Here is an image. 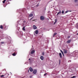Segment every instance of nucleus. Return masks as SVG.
<instances>
[{
    "label": "nucleus",
    "instance_id": "nucleus-40",
    "mask_svg": "<svg viewBox=\"0 0 78 78\" xmlns=\"http://www.w3.org/2000/svg\"><path fill=\"white\" fill-rule=\"evenodd\" d=\"M4 25L5 26V24H4V25H3V26H4Z\"/></svg>",
    "mask_w": 78,
    "mask_h": 78
},
{
    "label": "nucleus",
    "instance_id": "nucleus-35",
    "mask_svg": "<svg viewBox=\"0 0 78 78\" xmlns=\"http://www.w3.org/2000/svg\"><path fill=\"white\" fill-rule=\"evenodd\" d=\"M34 35H36V34H35V33H34Z\"/></svg>",
    "mask_w": 78,
    "mask_h": 78
},
{
    "label": "nucleus",
    "instance_id": "nucleus-2",
    "mask_svg": "<svg viewBox=\"0 0 78 78\" xmlns=\"http://www.w3.org/2000/svg\"><path fill=\"white\" fill-rule=\"evenodd\" d=\"M29 70L30 71V72H32L33 71V68H32L30 67L29 68Z\"/></svg>",
    "mask_w": 78,
    "mask_h": 78
},
{
    "label": "nucleus",
    "instance_id": "nucleus-20",
    "mask_svg": "<svg viewBox=\"0 0 78 78\" xmlns=\"http://www.w3.org/2000/svg\"><path fill=\"white\" fill-rule=\"evenodd\" d=\"M76 78V76H73V77H71V78Z\"/></svg>",
    "mask_w": 78,
    "mask_h": 78
},
{
    "label": "nucleus",
    "instance_id": "nucleus-26",
    "mask_svg": "<svg viewBox=\"0 0 78 78\" xmlns=\"http://www.w3.org/2000/svg\"><path fill=\"white\" fill-rule=\"evenodd\" d=\"M4 43H5V42H1V44H4Z\"/></svg>",
    "mask_w": 78,
    "mask_h": 78
},
{
    "label": "nucleus",
    "instance_id": "nucleus-3",
    "mask_svg": "<svg viewBox=\"0 0 78 78\" xmlns=\"http://www.w3.org/2000/svg\"><path fill=\"white\" fill-rule=\"evenodd\" d=\"M33 28L34 30H36L37 29V27L36 26L34 25L33 26Z\"/></svg>",
    "mask_w": 78,
    "mask_h": 78
},
{
    "label": "nucleus",
    "instance_id": "nucleus-1",
    "mask_svg": "<svg viewBox=\"0 0 78 78\" xmlns=\"http://www.w3.org/2000/svg\"><path fill=\"white\" fill-rule=\"evenodd\" d=\"M40 19L41 20H45V18L44 16H41L40 17Z\"/></svg>",
    "mask_w": 78,
    "mask_h": 78
},
{
    "label": "nucleus",
    "instance_id": "nucleus-8",
    "mask_svg": "<svg viewBox=\"0 0 78 78\" xmlns=\"http://www.w3.org/2000/svg\"><path fill=\"white\" fill-rule=\"evenodd\" d=\"M40 59H41V60L43 61V60H44V57L43 56H41L40 57Z\"/></svg>",
    "mask_w": 78,
    "mask_h": 78
},
{
    "label": "nucleus",
    "instance_id": "nucleus-9",
    "mask_svg": "<svg viewBox=\"0 0 78 78\" xmlns=\"http://www.w3.org/2000/svg\"><path fill=\"white\" fill-rule=\"evenodd\" d=\"M71 41H72V40L70 39V40L66 42H67V43H70V42H71Z\"/></svg>",
    "mask_w": 78,
    "mask_h": 78
},
{
    "label": "nucleus",
    "instance_id": "nucleus-29",
    "mask_svg": "<svg viewBox=\"0 0 78 78\" xmlns=\"http://www.w3.org/2000/svg\"><path fill=\"white\" fill-rule=\"evenodd\" d=\"M33 17H32V18H31L30 19V20H31L32 19H33Z\"/></svg>",
    "mask_w": 78,
    "mask_h": 78
},
{
    "label": "nucleus",
    "instance_id": "nucleus-27",
    "mask_svg": "<svg viewBox=\"0 0 78 78\" xmlns=\"http://www.w3.org/2000/svg\"><path fill=\"white\" fill-rule=\"evenodd\" d=\"M77 0L78 1V0H75V2H77Z\"/></svg>",
    "mask_w": 78,
    "mask_h": 78
},
{
    "label": "nucleus",
    "instance_id": "nucleus-30",
    "mask_svg": "<svg viewBox=\"0 0 78 78\" xmlns=\"http://www.w3.org/2000/svg\"><path fill=\"white\" fill-rule=\"evenodd\" d=\"M62 55H63V56H64V53H63V52H62Z\"/></svg>",
    "mask_w": 78,
    "mask_h": 78
},
{
    "label": "nucleus",
    "instance_id": "nucleus-23",
    "mask_svg": "<svg viewBox=\"0 0 78 78\" xmlns=\"http://www.w3.org/2000/svg\"><path fill=\"white\" fill-rule=\"evenodd\" d=\"M55 22H57V19H55Z\"/></svg>",
    "mask_w": 78,
    "mask_h": 78
},
{
    "label": "nucleus",
    "instance_id": "nucleus-21",
    "mask_svg": "<svg viewBox=\"0 0 78 78\" xmlns=\"http://www.w3.org/2000/svg\"><path fill=\"white\" fill-rule=\"evenodd\" d=\"M42 55H43V56H44V52H43L42 53Z\"/></svg>",
    "mask_w": 78,
    "mask_h": 78
},
{
    "label": "nucleus",
    "instance_id": "nucleus-39",
    "mask_svg": "<svg viewBox=\"0 0 78 78\" xmlns=\"http://www.w3.org/2000/svg\"><path fill=\"white\" fill-rule=\"evenodd\" d=\"M28 72H29V70H28Z\"/></svg>",
    "mask_w": 78,
    "mask_h": 78
},
{
    "label": "nucleus",
    "instance_id": "nucleus-31",
    "mask_svg": "<svg viewBox=\"0 0 78 78\" xmlns=\"http://www.w3.org/2000/svg\"><path fill=\"white\" fill-rule=\"evenodd\" d=\"M70 36H68V38H70Z\"/></svg>",
    "mask_w": 78,
    "mask_h": 78
},
{
    "label": "nucleus",
    "instance_id": "nucleus-38",
    "mask_svg": "<svg viewBox=\"0 0 78 78\" xmlns=\"http://www.w3.org/2000/svg\"><path fill=\"white\" fill-rule=\"evenodd\" d=\"M30 58H29V60L30 61Z\"/></svg>",
    "mask_w": 78,
    "mask_h": 78
},
{
    "label": "nucleus",
    "instance_id": "nucleus-41",
    "mask_svg": "<svg viewBox=\"0 0 78 78\" xmlns=\"http://www.w3.org/2000/svg\"><path fill=\"white\" fill-rule=\"evenodd\" d=\"M38 4L37 6H38Z\"/></svg>",
    "mask_w": 78,
    "mask_h": 78
},
{
    "label": "nucleus",
    "instance_id": "nucleus-6",
    "mask_svg": "<svg viewBox=\"0 0 78 78\" xmlns=\"http://www.w3.org/2000/svg\"><path fill=\"white\" fill-rule=\"evenodd\" d=\"M63 51L64 53L66 54V53H67V51L65 49H64L63 50Z\"/></svg>",
    "mask_w": 78,
    "mask_h": 78
},
{
    "label": "nucleus",
    "instance_id": "nucleus-10",
    "mask_svg": "<svg viewBox=\"0 0 78 78\" xmlns=\"http://www.w3.org/2000/svg\"><path fill=\"white\" fill-rule=\"evenodd\" d=\"M39 33V31L38 30H37L35 31V33L36 34H37Z\"/></svg>",
    "mask_w": 78,
    "mask_h": 78
},
{
    "label": "nucleus",
    "instance_id": "nucleus-16",
    "mask_svg": "<svg viewBox=\"0 0 78 78\" xmlns=\"http://www.w3.org/2000/svg\"><path fill=\"white\" fill-rule=\"evenodd\" d=\"M0 28H1V29H3V26H2V25H0Z\"/></svg>",
    "mask_w": 78,
    "mask_h": 78
},
{
    "label": "nucleus",
    "instance_id": "nucleus-32",
    "mask_svg": "<svg viewBox=\"0 0 78 78\" xmlns=\"http://www.w3.org/2000/svg\"><path fill=\"white\" fill-rule=\"evenodd\" d=\"M68 12H72V11H71V10H70V11L69 10V11H68Z\"/></svg>",
    "mask_w": 78,
    "mask_h": 78
},
{
    "label": "nucleus",
    "instance_id": "nucleus-36",
    "mask_svg": "<svg viewBox=\"0 0 78 78\" xmlns=\"http://www.w3.org/2000/svg\"><path fill=\"white\" fill-rule=\"evenodd\" d=\"M35 20H33V21H34Z\"/></svg>",
    "mask_w": 78,
    "mask_h": 78
},
{
    "label": "nucleus",
    "instance_id": "nucleus-37",
    "mask_svg": "<svg viewBox=\"0 0 78 78\" xmlns=\"http://www.w3.org/2000/svg\"><path fill=\"white\" fill-rule=\"evenodd\" d=\"M76 35H78V33L76 34Z\"/></svg>",
    "mask_w": 78,
    "mask_h": 78
},
{
    "label": "nucleus",
    "instance_id": "nucleus-19",
    "mask_svg": "<svg viewBox=\"0 0 78 78\" xmlns=\"http://www.w3.org/2000/svg\"><path fill=\"white\" fill-rule=\"evenodd\" d=\"M59 64H60L61 63V60H59Z\"/></svg>",
    "mask_w": 78,
    "mask_h": 78
},
{
    "label": "nucleus",
    "instance_id": "nucleus-4",
    "mask_svg": "<svg viewBox=\"0 0 78 78\" xmlns=\"http://www.w3.org/2000/svg\"><path fill=\"white\" fill-rule=\"evenodd\" d=\"M33 73L34 74H36V73H37V70H36V69L34 70L33 72Z\"/></svg>",
    "mask_w": 78,
    "mask_h": 78
},
{
    "label": "nucleus",
    "instance_id": "nucleus-5",
    "mask_svg": "<svg viewBox=\"0 0 78 78\" xmlns=\"http://www.w3.org/2000/svg\"><path fill=\"white\" fill-rule=\"evenodd\" d=\"M16 55H17V52H14L13 54H12V55L13 56H15Z\"/></svg>",
    "mask_w": 78,
    "mask_h": 78
},
{
    "label": "nucleus",
    "instance_id": "nucleus-15",
    "mask_svg": "<svg viewBox=\"0 0 78 78\" xmlns=\"http://www.w3.org/2000/svg\"><path fill=\"white\" fill-rule=\"evenodd\" d=\"M25 27H24L23 28L22 30H23V31H25Z\"/></svg>",
    "mask_w": 78,
    "mask_h": 78
},
{
    "label": "nucleus",
    "instance_id": "nucleus-42",
    "mask_svg": "<svg viewBox=\"0 0 78 78\" xmlns=\"http://www.w3.org/2000/svg\"><path fill=\"white\" fill-rule=\"evenodd\" d=\"M4 7H5V6H4Z\"/></svg>",
    "mask_w": 78,
    "mask_h": 78
},
{
    "label": "nucleus",
    "instance_id": "nucleus-43",
    "mask_svg": "<svg viewBox=\"0 0 78 78\" xmlns=\"http://www.w3.org/2000/svg\"><path fill=\"white\" fill-rule=\"evenodd\" d=\"M10 73H11V74H12V73H11V72H10Z\"/></svg>",
    "mask_w": 78,
    "mask_h": 78
},
{
    "label": "nucleus",
    "instance_id": "nucleus-22",
    "mask_svg": "<svg viewBox=\"0 0 78 78\" xmlns=\"http://www.w3.org/2000/svg\"><path fill=\"white\" fill-rule=\"evenodd\" d=\"M5 76V75H2L1 76V77H3V76Z\"/></svg>",
    "mask_w": 78,
    "mask_h": 78
},
{
    "label": "nucleus",
    "instance_id": "nucleus-14",
    "mask_svg": "<svg viewBox=\"0 0 78 78\" xmlns=\"http://www.w3.org/2000/svg\"><path fill=\"white\" fill-rule=\"evenodd\" d=\"M5 75H7L6 77L7 78V77H8V76H9V74L8 73H6Z\"/></svg>",
    "mask_w": 78,
    "mask_h": 78
},
{
    "label": "nucleus",
    "instance_id": "nucleus-33",
    "mask_svg": "<svg viewBox=\"0 0 78 78\" xmlns=\"http://www.w3.org/2000/svg\"><path fill=\"white\" fill-rule=\"evenodd\" d=\"M60 51H61V52L62 53V52H63L62 51V50H61Z\"/></svg>",
    "mask_w": 78,
    "mask_h": 78
},
{
    "label": "nucleus",
    "instance_id": "nucleus-7",
    "mask_svg": "<svg viewBox=\"0 0 78 78\" xmlns=\"http://www.w3.org/2000/svg\"><path fill=\"white\" fill-rule=\"evenodd\" d=\"M33 14L32 13H31L29 15V17H33Z\"/></svg>",
    "mask_w": 78,
    "mask_h": 78
},
{
    "label": "nucleus",
    "instance_id": "nucleus-12",
    "mask_svg": "<svg viewBox=\"0 0 78 78\" xmlns=\"http://www.w3.org/2000/svg\"><path fill=\"white\" fill-rule=\"evenodd\" d=\"M59 56L61 58H62V54H61V53H59Z\"/></svg>",
    "mask_w": 78,
    "mask_h": 78
},
{
    "label": "nucleus",
    "instance_id": "nucleus-17",
    "mask_svg": "<svg viewBox=\"0 0 78 78\" xmlns=\"http://www.w3.org/2000/svg\"><path fill=\"white\" fill-rule=\"evenodd\" d=\"M56 34H57L56 33H55L53 35V37H55V36H56Z\"/></svg>",
    "mask_w": 78,
    "mask_h": 78
},
{
    "label": "nucleus",
    "instance_id": "nucleus-11",
    "mask_svg": "<svg viewBox=\"0 0 78 78\" xmlns=\"http://www.w3.org/2000/svg\"><path fill=\"white\" fill-rule=\"evenodd\" d=\"M34 52H35V50H32L31 52V54H33V53H34Z\"/></svg>",
    "mask_w": 78,
    "mask_h": 78
},
{
    "label": "nucleus",
    "instance_id": "nucleus-28",
    "mask_svg": "<svg viewBox=\"0 0 78 78\" xmlns=\"http://www.w3.org/2000/svg\"><path fill=\"white\" fill-rule=\"evenodd\" d=\"M69 12V11H66L65 12H66V13H67V12Z\"/></svg>",
    "mask_w": 78,
    "mask_h": 78
},
{
    "label": "nucleus",
    "instance_id": "nucleus-34",
    "mask_svg": "<svg viewBox=\"0 0 78 78\" xmlns=\"http://www.w3.org/2000/svg\"><path fill=\"white\" fill-rule=\"evenodd\" d=\"M56 23V22H55L54 23V24H55Z\"/></svg>",
    "mask_w": 78,
    "mask_h": 78
},
{
    "label": "nucleus",
    "instance_id": "nucleus-24",
    "mask_svg": "<svg viewBox=\"0 0 78 78\" xmlns=\"http://www.w3.org/2000/svg\"><path fill=\"white\" fill-rule=\"evenodd\" d=\"M62 14H64V11L63 10H62Z\"/></svg>",
    "mask_w": 78,
    "mask_h": 78
},
{
    "label": "nucleus",
    "instance_id": "nucleus-13",
    "mask_svg": "<svg viewBox=\"0 0 78 78\" xmlns=\"http://www.w3.org/2000/svg\"><path fill=\"white\" fill-rule=\"evenodd\" d=\"M61 13V11L60 10L59 12H58L57 14V16H58V15L59 14H60Z\"/></svg>",
    "mask_w": 78,
    "mask_h": 78
},
{
    "label": "nucleus",
    "instance_id": "nucleus-18",
    "mask_svg": "<svg viewBox=\"0 0 78 78\" xmlns=\"http://www.w3.org/2000/svg\"><path fill=\"white\" fill-rule=\"evenodd\" d=\"M6 0H4L2 2L3 3H5V2H6Z\"/></svg>",
    "mask_w": 78,
    "mask_h": 78
},
{
    "label": "nucleus",
    "instance_id": "nucleus-25",
    "mask_svg": "<svg viewBox=\"0 0 78 78\" xmlns=\"http://www.w3.org/2000/svg\"><path fill=\"white\" fill-rule=\"evenodd\" d=\"M47 73H45L44 74V76H45L46 75H47Z\"/></svg>",
    "mask_w": 78,
    "mask_h": 78
}]
</instances>
